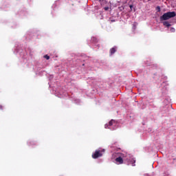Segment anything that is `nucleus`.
<instances>
[{
  "mask_svg": "<svg viewBox=\"0 0 176 176\" xmlns=\"http://www.w3.org/2000/svg\"><path fill=\"white\" fill-rule=\"evenodd\" d=\"M133 29L135 30V27H137V23H135L133 24Z\"/></svg>",
  "mask_w": 176,
  "mask_h": 176,
  "instance_id": "9",
  "label": "nucleus"
},
{
  "mask_svg": "<svg viewBox=\"0 0 176 176\" xmlns=\"http://www.w3.org/2000/svg\"><path fill=\"white\" fill-rule=\"evenodd\" d=\"M157 12H160V6L157 7Z\"/></svg>",
  "mask_w": 176,
  "mask_h": 176,
  "instance_id": "10",
  "label": "nucleus"
},
{
  "mask_svg": "<svg viewBox=\"0 0 176 176\" xmlns=\"http://www.w3.org/2000/svg\"><path fill=\"white\" fill-rule=\"evenodd\" d=\"M0 109H2V105H0Z\"/></svg>",
  "mask_w": 176,
  "mask_h": 176,
  "instance_id": "14",
  "label": "nucleus"
},
{
  "mask_svg": "<svg viewBox=\"0 0 176 176\" xmlns=\"http://www.w3.org/2000/svg\"><path fill=\"white\" fill-rule=\"evenodd\" d=\"M123 162L128 166H130V164L133 166H135V158L126 153H121L119 157L116 158V164H123Z\"/></svg>",
  "mask_w": 176,
  "mask_h": 176,
  "instance_id": "1",
  "label": "nucleus"
},
{
  "mask_svg": "<svg viewBox=\"0 0 176 176\" xmlns=\"http://www.w3.org/2000/svg\"><path fill=\"white\" fill-rule=\"evenodd\" d=\"M163 25H164L165 27H167V28L171 26V24H170V23H168V21H164V22L163 23Z\"/></svg>",
  "mask_w": 176,
  "mask_h": 176,
  "instance_id": "6",
  "label": "nucleus"
},
{
  "mask_svg": "<svg viewBox=\"0 0 176 176\" xmlns=\"http://www.w3.org/2000/svg\"><path fill=\"white\" fill-rule=\"evenodd\" d=\"M116 52V47H113L110 50L111 54H114Z\"/></svg>",
  "mask_w": 176,
  "mask_h": 176,
  "instance_id": "5",
  "label": "nucleus"
},
{
  "mask_svg": "<svg viewBox=\"0 0 176 176\" xmlns=\"http://www.w3.org/2000/svg\"><path fill=\"white\" fill-rule=\"evenodd\" d=\"M105 153V149H98L96 150L95 153L94 154H92V157L93 159H98V157H101V156H102L104 155V153Z\"/></svg>",
  "mask_w": 176,
  "mask_h": 176,
  "instance_id": "3",
  "label": "nucleus"
},
{
  "mask_svg": "<svg viewBox=\"0 0 176 176\" xmlns=\"http://www.w3.org/2000/svg\"><path fill=\"white\" fill-rule=\"evenodd\" d=\"M170 32H175V28H170Z\"/></svg>",
  "mask_w": 176,
  "mask_h": 176,
  "instance_id": "8",
  "label": "nucleus"
},
{
  "mask_svg": "<svg viewBox=\"0 0 176 176\" xmlns=\"http://www.w3.org/2000/svg\"><path fill=\"white\" fill-rule=\"evenodd\" d=\"M44 58H46V60H50V56H49V55H45L44 56Z\"/></svg>",
  "mask_w": 176,
  "mask_h": 176,
  "instance_id": "7",
  "label": "nucleus"
},
{
  "mask_svg": "<svg viewBox=\"0 0 176 176\" xmlns=\"http://www.w3.org/2000/svg\"><path fill=\"white\" fill-rule=\"evenodd\" d=\"M92 41H96V38L93 37V38H92Z\"/></svg>",
  "mask_w": 176,
  "mask_h": 176,
  "instance_id": "13",
  "label": "nucleus"
},
{
  "mask_svg": "<svg viewBox=\"0 0 176 176\" xmlns=\"http://www.w3.org/2000/svg\"><path fill=\"white\" fill-rule=\"evenodd\" d=\"M175 12H168L160 16V20L161 21L170 20V19H173V17H175Z\"/></svg>",
  "mask_w": 176,
  "mask_h": 176,
  "instance_id": "2",
  "label": "nucleus"
},
{
  "mask_svg": "<svg viewBox=\"0 0 176 176\" xmlns=\"http://www.w3.org/2000/svg\"><path fill=\"white\" fill-rule=\"evenodd\" d=\"M104 10H108L109 9V7H104Z\"/></svg>",
  "mask_w": 176,
  "mask_h": 176,
  "instance_id": "11",
  "label": "nucleus"
},
{
  "mask_svg": "<svg viewBox=\"0 0 176 176\" xmlns=\"http://www.w3.org/2000/svg\"><path fill=\"white\" fill-rule=\"evenodd\" d=\"M130 9H133V5L129 6Z\"/></svg>",
  "mask_w": 176,
  "mask_h": 176,
  "instance_id": "12",
  "label": "nucleus"
},
{
  "mask_svg": "<svg viewBox=\"0 0 176 176\" xmlns=\"http://www.w3.org/2000/svg\"><path fill=\"white\" fill-rule=\"evenodd\" d=\"M104 129H109L110 130H116V122H115V120H111L109 122V124H106L104 125Z\"/></svg>",
  "mask_w": 176,
  "mask_h": 176,
  "instance_id": "4",
  "label": "nucleus"
}]
</instances>
